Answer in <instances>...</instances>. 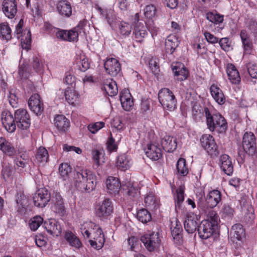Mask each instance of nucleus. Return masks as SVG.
<instances>
[{
  "label": "nucleus",
  "mask_w": 257,
  "mask_h": 257,
  "mask_svg": "<svg viewBox=\"0 0 257 257\" xmlns=\"http://www.w3.org/2000/svg\"><path fill=\"white\" fill-rule=\"evenodd\" d=\"M74 181L78 190L89 193L95 189L96 176L89 170L81 169L74 174Z\"/></svg>",
  "instance_id": "nucleus-1"
},
{
  "label": "nucleus",
  "mask_w": 257,
  "mask_h": 257,
  "mask_svg": "<svg viewBox=\"0 0 257 257\" xmlns=\"http://www.w3.org/2000/svg\"><path fill=\"white\" fill-rule=\"evenodd\" d=\"M219 216L216 212L210 208L207 213L206 219L202 221L198 226V234L202 239H207L211 236L216 229Z\"/></svg>",
  "instance_id": "nucleus-2"
},
{
  "label": "nucleus",
  "mask_w": 257,
  "mask_h": 257,
  "mask_svg": "<svg viewBox=\"0 0 257 257\" xmlns=\"http://www.w3.org/2000/svg\"><path fill=\"white\" fill-rule=\"evenodd\" d=\"M204 113L208 129L219 133H224L227 129V122L224 117L219 113H212L207 107L204 108Z\"/></svg>",
  "instance_id": "nucleus-3"
},
{
  "label": "nucleus",
  "mask_w": 257,
  "mask_h": 257,
  "mask_svg": "<svg viewBox=\"0 0 257 257\" xmlns=\"http://www.w3.org/2000/svg\"><path fill=\"white\" fill-rule=\"evenodd\" d=\"M160 103L164 108L173 110L177 106V100L172 91L167 88L161 89L158 93Z\"/></svg>",
  "instance_id": "nucleus-4"
},
{
  "label": "nucleus",
  "mask_w": 257,
  "mask_h": 257,
  "mask_svg": "<svg viewBox=\"0 0 257 257\" xmlns=\"http://www.w3.org/2000/svg\"><path fill=\"white\" fill-rule=\"evenodd\" d=\"M241 146L244 153L249 156L256 154V138L253 133L246 132L244 134Z\"/></svg>",
  "instance_id": "nucleus-5"
},
{
  "label": "nucleus",
  "mask_w": 257,
  "mask_h": 257,
  "mask_svg": "<svg viewBox=\"0 0 257 257\" xmlns=\"http://www.w3.org/2000/svg\"><path fill=\"white\" fill-rule=\"evenodd\" d=\"M141 241L146 249L150 252L158 247L161 243L159 233L155 232L144 234L141 237Z\"/></svg>",
  "instance_id": "nucleus-6"
},
{
  "label": "nucleus",
  "mask_w": 257,
  "mask_h": 257,
  "mask_svg": "<svg viewBox=\"0 0 257 257\" xmlns=\"http://www.w3.org/2000/svg\"><path fill=\"white\" fill-rule=\"evenodd\" d=\"M23 24L24 21L21 19L16 27L14 34L18 39H21L23 49H25L28 51L31 47V33L29 30H25L23 32Z\"/></svg>",
  "instance_id": "nucleus-7"
},
{
  "label": "nucleus",
  "mask_w": 257,
  "mask_h": 257,
  "mask_svg": "<svg viewBox=\"0 0 257 257\" xmlns=\"http://www.w3.org/2000/svg\"><path fill=\"white\" fill-rule=\"evenodd\" d=\"M16 126L22 130H28L31 124L30 115L25 109H19L15 112Z\"/></svg>",
  "instance_id": "nucleus-8"
},
{
  "label": "nucleus",
  "mask_w": 257,
  "mask_h": 257,
  "mask_svg": "<svg viewBox=\"0 0 257 257\" xmlns=\"http://www.w3.org/2000/svg\"><path fill=\"white\" fill-rule=\"evenodd\" d=\"M202 147L212 157L218 156L219 152L214 138L210 135L205 134L202 136L200 140Z\"/></svg>",
  "instance_id": "nucleus-9"
},
{
  "label": "nucleus",
  "mask_w": 257,
  "mask_h": 257,
  "mask_svg": "<svg viewBox=\"0 0 257 257\" xmlns=\"http://www.w3.org/2000/svg\"><path fill=\"white\" fill-rule=\"evenodd\" d=\"M113 211V205L109 198H105L99 203L95 207V213L97 217L101 218H107Z\"/></svg>",
  "instance_id": "nucleus-10"
},
{
  "label": "nucleus",
  "mask_w": 257,
  "mask_h": 257,
  "mask_svg": "<svg viewBox=\"0 0 257 257\" xmlns=\"http://www.w3.org/2000/svg\"><path fill=\"white\" fill-rule=\"evenodd\" d=\"M50 198V194L47 189H39L33 196L34 204L38 207H44L48 204Z\"/></svg>",
  "instance_id": "nucleus-11"
},
{
  "label": "nucleus",
  "mask_w": 257,
  "mask_h": 257,
  "mask_svg": "<svg viewBox=\"0 0 257 257\" xmlns=\"http://www.w3.org/2000/svg\"><path fill=\"white\" fill-rule=\"evenodd\" d=\"M2 11L9 19H13L16 16L18 9L16 0H3L2 4Z\"/></svg>",
  "instance_id": "nucleus-12"
},
{
  "label": "nucleus",
  "mask_w": 257,
  "mask_h": 257,
  "mask_svg": "<svg viewBox=\"0 0 257 257\" xmlns=\"http://www.w3.org/2000/svg\"><path fill=\"white\" fill-rule=\"evenodd\" d=\"M28 105L30 109L37 115H40L44 110L43 103L38 94H34L29 99Z\"/></svg>",
  "instance_id": "nucleus-13"
},
{
  "label": "nucleus",
  "mask_w": 257,
  "mask_h": 257,
  "mask_svg": "<svg viewBox=\"0 0 257 257\" xmlns=\"http://www.w3.org/2000/svg\"><path fill=\"white\" fill-rule=\"evenodd\" d=\"M1 120L5 129L9 133H13L16 128L15 119L9 111L5 110L1 114Z\"/></svg>",
  "instance_id": "nucleus-14"
},
{
  "label": "nucleus",
  "mask_w": 257,
  "mask_h": 257,
  "mask_svg": "<svg viewBox=\"0 0 257 257\" xmlns=\"http://www.w3.org/2000/svg\"><path fill=\"white\" fill-rule=\"evenodd\" d=\"M104 65L106 72L112 76H116L120 73V64L119 61L115 58H108L105 61Z\"/></svg>",
  "instance_id": "nucleus-15"
},
{
  "label": "nucleus",
  "mask_w": 257,
  "mask_h": 257,
  "mask_svg": "<svg viewBox=\"0 0 257 257\" xmlns=\"http://www.w3.org/2000/svg\"><path fill=\"white\" fill-rule=\"evenodd\" d=\"M221 170L228 176L232 175L233 172V165L230 157L226 154L220 156L218 162Z\"/></svg>",
  "instance_id": "nucleus-16"
},
{
  "label": "nucleus",
  "mask_w": 257,
  "mask_h": 257,
  "mask_svg": "<svg viewBox=\"0 0 257 257\" xmlns=\"http://www.w3.org/2000/svg\"><path fill=\"white\" fill-rule=\"evenodd\" d=\"M148 35L147 28L143 23H136L133 33V38L136 42L141 43Z\"/></svg>",
  "instance_id": "nucleus-17"
},
{
  "label": "nucleus",
  "mask_w": 257,
  "mask_h": 257,
  "mask_svg": "<svg viewBox=\"0 0 257 257\" xmlns=\"http://www.w3.org/2000/svg\"><path fill=\"white\" fill-rule=\"evenodd\" d=\"M147 156L152 160H158L162 156V151L158 144H150L145 149Z\"/></svg>",
  "instance_id": "nucleus-18"
},
{
  "label": "nucleus",
  "mask_w": 257,
  "mask_h": 257,
  "mask_svg": "<svg viewBox=\"0 0 257 257\" xmlns=\"http://www.w3.org/2000/svg\"><path fill=\"white\" fill-rule=\"evenodd\" d=\"M172 68L176 79L182 81L187 79L189 71L182 63H176Z\"/></svg>",
  "instance_id": "nucleus-19"
},
{
  "label": "nucleus",
  "mask_w": 257,
  "mask_h": 257,
  "mask_svg": "<svg viewBox=\"0 0 257 257\" xmlns=\"http://www.w3.org/2000/svg\"><path fill=\"white\" fill-rule=\"evenodd\" d=\"M120 101L124 110L130 111L134 105L132 96L127 89L123 90L120 93Z\"/></svg>",
  "instance_id": "nucleus-20"
},
{
  "label": "nucleus",
  "mask_w": 257,
  "mask_h": 257,
  "mask_svg": "<svg viewBox=\"0 0 257 257\" xmlns=\"http://www.w3.org/2000/svg\"><path fill=\"white\" fill-rule=\"evenodd\" d=\"M0 151L10 157L14 156L17 152L13 144L3 137L0 138Z\"/></svg>",
  "instance_id": "nucleus-21"
},
{
  "label": "nucleus",
  "mask_w": 257,
  "mask_h": 257,
  "mask_svg": "<svg viewBox=\"0 0 257 257\" xmlns=\"http://www.w3.org/2000/svg\"><path fill=\"white\" fill-rule=\"evenodd\" d=\"M221 195L218 190H213L207 195L205 201L207 208L215 207L221 201Z\"/></svg>",
  "instance_id": "nucleus-22"
},
{
  "label": "nucleus",
  "mask_w": 257,
  "mask_h": 257,
  "mask_svg": "<svg viewBox=\"0 0 257 257\" xmlns=\"http://www.w3.org/2000/svg\"><path fill=\"white\" fill-rule=\"evenodd\" d=\"M56 36L57 38L69 42L75 41L78 40V34L77 31L74 30H59L56 32Z\"/></svg>",
  "instance_id": "nucleus-23"
},
{
  "label": "nucleus",
  "mask_w": 257,
  "mask_h": 257,
  "mask_svg": "<svg viewBox=\"0 0 257 257\" xmlns=\"http://www.w3.org/2000/svg\"><path fill=\"white\" fill-rule=\"evenodd\" d=\"M44 226L48 233L53 236L60 235L62 228L60 224L55 219H50L44 222Z\"/></svg>",
  "instance_id": "nucleus-24"
},
{
  "label": "nucleus",
  "mask_w": 257,
  "mask_h": 257,
  "mask_svg": "<svg viewBox=\"0 0 257 257\" xmlns=\"http://www.w3.org/2000/svg\"><path fill=\"white\" fill-rule=\"evenodd\" d=\"M98 10L102 16L105 18L110 27L112 29L115 28L118 21L114 11L103 10L101 8H98Z\"/></svg>",
  "instance_id": "nucleus-25"
},
{
  "label": "nucleus",
  "mask_w": 257,
  "mask_h": 257,
  "mask_svg": "<svg viewBox=\"0 0 257 257\" xmlns=\"http://www.w3.org/2000/svg\"><path fill=\"white\" fill-rule=\"evenodd\" d=\"M226 73L228 79L232 84H238L240 82V77L238 70L234 65L228 63L226 65Z\"/></svg>",
  "instance_id": "nucleus-26"
},
{
  "label": "nucleus",
  "mask_w": 257,
  "mask_h": 257,
  "mask_svg": "<svg viewBox=\"0 0 257 257\" xmlns=\"http://www.w3.org/2000/svg\"><path fill=\"white\" fill-rule=\"evenodd\" d=\"M161 144L165 151L172 152L176 149L177 139L170 136H166L162 139Z\"/></svg>",
  "instance_id": "nucleus-27"
},
{
  "label": "nucleus",
  "mask_w": 257,
  "mask_h": 257,
  "mask_svg": "<svg viewBox=\"0 0 257 257\" xmlns=\"http://www.w3.org/2000/svg\"><path fill=\"white\" fill-rule=\"evenodd\" d=\"M56 9L60 15L66 17H69L72 14L71 6L67 0L59 1L57 4Z\"/></svg>",
  "instance_id": "nucleus-28"
},
{
  "label": "nucleus",
  "mask_w": 257,
  "mask_h": 257,
  "mask_svg": "<svg viewBox=\"0 0 257 257\" xmlns=\"http://www.w3.org/2000/svg\"><path fill=\"white\" fill-rule=\"evenodd\" d=\"M102 89L110 96H115L118 93L116 83L112 79H107L103 82Z\"/></svg>",
  "instance_id": "nucleus-29"
},
{
  "label": "nucleus",
  "mask_w": 257,
  "mask_h": 257,
  "mask_svg": "<svg viewBox=\"0 0 257 257\" xmlns=\"http://www.w3.org/2000/svg\"><path fill=\"white\" fill-rule=\"evenodd\" d=\"M210 91L212 97L218 104L221 105L225 102V97L222 90L218 86L212 84L210 87Z\"/></svg>",
  "instance_id": "nucleus-30"
},
{
  "label": "nucleus",
  "mask_w": 257,
  "mask_h": 257,
  "mask_svg": "<svg viewBox=\"0 0 257 257\" xmlns=\"http://www.w3.org/2000/svg\"><path fill=\"white\" fill-rule=\"evenodd\" d=\"M240 37L245 53L246 54H250L252 50V43L245 30H241Z\"/></svg>",
  "instance_id": "nucleus-31"
},
{
  "label": "nucleus",
  "mask_w": 257,
  "mask_h": 257,
  "mask_svg": "<svg viewBox=\"0 0 257 257\" xmlns=\"http://www.w3.org/2000/svg\"><path fill=\"white\" fill-rule=\"evenodd\" d=\"M54 125L62 132H65L70 126V122L63 115H57L54 120Z\"/></svg>",
  "instance_id": "nucleus-32"
},
{
  "label": "nucleus",
  "mask_w": 257,
  "mask_h": 257,
  "mask_svg": "<svg viewBox=\"0 0 257 257\" xmlns=\"http://www.w3.org/2000/svg\"><path fill=\"white\" fill-rule=\"evenodd\" d=\"M144 202L146 207L151 210L156 209L159 206V199L152 192H149L146 195Z\"/></svg>",
  "instance_id": "nucleus-33"
},
{
  "label": "nucleus",
  "mask_w": 257,
  "mask_h": 257,
  "mask_svg": "<svg viewBox=\"0 0 257 257\" xmlns=\"http://www.w3.org/2000/svg\"><path fill=\"white\" fill-rule=\"evenodd\" d=\"M118 169L125 171L128 170L132 165V161L125 154L119 155L116 162Z\"/></svg>",
  "instance_id": "nucleus-34"
},
{
  "label": "nucleus",
  "mask_w": 257,
  "mask_h": 257,
  "mask_svg": "<svg viewBox=\"0 0 257 257\" xmlns=\"http://www.w3.org/2000/svg\"><path fill=\"white\" fill-rule=\"evenodd\" d=\"M106 184L110 194L115 193L119 191L120 183L117 178L109 176L106 181Z\"/></svg>",
  "instance_id": "nucleus-35"
},
{
  "label": "nucleus",
  "mask_w": 257,
  "mask_h": 257,
  "mask_svg": "<svg viewBox=\"0 0 257 257\" xmlns=\"http://www.w3.org/2000/svg\"><path fill=\"white\" fill-rule=\"evenodd\" d=\"M30 64L36 72L42 73L44 72L45 68L44 60L40 56H33Z\"/></svg>",
  "instance_id": "nucleus-36"
},
{
  "label": "nucleus",
  "mask_w": 257,
  "mask_h": 257,
  "mask_svg": "<svg viewBox=\"0 0 257 257\" xmlns=\"http://www.w3.org/2000/svg\"><path fill=\"white\" fill-rule=\"evenodd\" d=\"M64 95L66 101L71 104L75 105L79 100V95L75 90L67 88L65 92Z\"/></svg>",
  "instance_id": "nucleus-37"
},
{
  "label": "nucleus",
  "mask_w": 257,
  "mask_h": 257,
  "mask_svg": "<svg viewBox=\"0 0 257 257\" xmlns=\"http://www.w3.org/2000/svg\"><path fill=\"white\" fill-rule=\"evenodd\" d=\"M49 154L48 151L43 147H40L36 153V159L39 165H44L48 160Z\"/></svg>",
  "instance_id": "nucleus-38"
},
{
  "label": "nucleus",
  "mask_w": 257,
  "mask_h": 257,
  "mask_svg": "<svg viewBox=\"0 0 257 257\" xmlns=\"http://www.w3.org/2000/svg\"><path fill=\"white\" fill-rule=\"evenodd\" d=\"M244 230L240 224H235L233 225L230 230V236L237 240L241 239L244 236Z\"/></svg>",
  "instance_id": "nucleus-39"
},
{
  "label": "nucleus",
  "mask_w": 257,
  "mask_h": 257,
  "mask_svg": "<svg viewBox=\"0 0 257 257\" xmlns=\"http://www.w3.org/2000/svg\"><path fill=\"white\" fill-rule=\"evenodd\" d=\"M69 244L76 248H79L81 246V242L77 236L71 231L66 232L64 236Z\"/></svg>",
  "instance_id": "nucleus-40"
},
{
  "label": "nucleus",
  "mask_w": 257,
  "mask_h": 257,
  "mask_svg": "<svg viewBox=\"0 0 257 257\" xmlns=\"http://www.w3.org/2000/svg\"><path fill=\"white\" fill-rule=\"evenodd\" d=\"M174 199L176 209H180L184 200V187L183 186H180L176 189L174 195Z\"/></svg>",
  "instance_id": "nucleus-41"
},
{
  "label": "nucleus",
  "mask_w": 257,
  "mask_h": 257,
  "mask_svg": "<svg viewBox=\"0 0 257 257\" xmlns=\"http://www.w3.org/2000/svg\"><path fill=\"white\" fill-rule=\"evenodd\" d=\"M96 233L99 235V236L97 237H94V240H90L89 242L92 246L97 249H99L103 246L105 239L101 229L98 228L96 231Z\"/></svg>",
  "instance_id": "nucleus-42"
},
{
  "label": "nucleus",
  "mask_w": 257,
  "mask_h": 257,
  "mask_svg": "<svg viewBox=\"0 0 257 257\" xmlns=\"http://www.w3.org/2000/svg\"><path fill=\"white\" fill-rule=\"evenodd\" d=\"M184 228L188 233H194L197 228L198 229V223L196 221V218H192L191 216L187 217L184 223Z\"/></svg>",
  "instance_id": "nucleus-43"
},
{
  "label": "nucleus",
  "mask_w": 257,
  "mask_h": 257,
  "mask_svg": "<svg viewBox=\"0 0 257 257\" xmlns=\"http://www.w3.org/2000/svg\"><path fill=\"white\" fill-rule=\"evenodd\" d=\"M16 201L18 211L22 215L25 214L26 212L25 206L27 202L26 196L22 193H18Z\"/></svg>",
  "instance_id": "nucleus-44"
},
{
  "label": "nucleus",
  "mask_w": 257,
  "mask_h": 257,
  "mask_svg": "<svg viewBox=\"0 0 257 257\" xmlns=\"http://www.w3.org/2000/svg\"><path fill=\"white\" fill-rule=\"evenodd\" d=\"M179 43L175 37H169L165 41V49L167 53L172 54L178 47Z\"/></svg>",
  "instance_id": "nucleus-45"
},
{
  "label": "nucleus",
  "mask_w": 257,
  "mask_h": 257,
  "mask_svg": "<svg viewBox=\"0 0 257 257\" xmlns=\"http://www.w3.org/2000/svg\"><path fill=\"white\" fill-rule=\"evenodd\" d=\"M0 35L3 39L6 40L12 38V31L7 23L0 24Z\"/></svg>",
  "instance_id": "nucleus-46"
},
{
  "label": "nucleus",
  "mask_w": 257,
  "mask_h": 257,
  "mask_svg": "<svg viewBox=\"0 0 257 257\" xmlns=\"http://www.w3.org/2000/svg\"><path fill=\"white\" fill-rule=\"evenodd\" d=\"M176 169L178 174L185 176L188 173V168L186 165V160L183 158H180L176 164Z\"/></svg>",
  "instance_id": "nucleus-47"
},
{
  "label": "nucleus",
  "mask_w": 257,
  "mask_h": 257,
  "mask_svg": "<svg viewBox=\"0 0 257 257\" xmlns=\"http://www.w3.org/2000/svg\"><path fill=\"white\" fill-rule=\"evenodd\" d=\"M28 162V160L26 158H23L22 156L18 157L14 161L16 169L19 170L21 172H24L25 171V169L28 166H29Z\"/></svg>",
  "instance_id": "nucleus-48"
},
{
  "label": "nucleus",
  "mask_w": 257,
  "mask_h": 257,
  "mask_svg": "<svg viewBox=\"0 0 257 257\" xmlns=\"http://www.w3.org/2000/svg\"><path fill=\"white\" fill-rule=\"evenodd\" d=\"M137 219L143 223H146L151 220L150 213L146 209L139 210L137 214Z\"/></svg>",
  "instance_id": "nucleus-49"
},
{
  "label": "nucleus",
  "mask_w": 257,
  "mask_h": 257,
  "mask_svg": "<svg viewBox=\"0 0 257 257\" xmlns=\"http://www.w3.org/2000/svg\"><path fill=\"white\" fill-rule=\"evenodd\" d=\"M206 19L214 25H219L223 21V16L213 12L206 14Z\"/></svg>",
  "instance_id": "nucleus-50"
},
{
  "label": "nucleus",
  "mask_w": 257,
  "mask_h": 257,
  "mask_svg": "<svg viewBox=\"0 0 257 257\" xmlns=\"http://www.w3.org/2000/svg\"><path fill=\"white\" fill-rule=\"evenodd\" d=\"M77 64L79 69L82 72L86 71L90 67V63L88 58L85 55H80L79 59L77 58Z\"/></svg>",
  "instance_id": "nucleus-51"
},
{
  "label": "nucleus",
  "mask_w": 257,
  "mask_h": 257,
  "mask_svg": "<svg viewBox=\"0 0 257 257\" xmlns=\"http://www.w3.org/2000/svg\"><path fill=\"white\" fill-rule=\"evenodd\" d=\"M43 218L40 216H36L29 221V227L32 230H36L42 224Z\"/></svg>",
  "instance_id": "nucleus-52"
},
{
  "label": "nucleus",
  "mask_w": 257,
  "mask_h": 257,
  "mask_svg": "<svg viewBox=\"0 0 257 257\" xmlns=\"http://www.w3.org/2000/svg\"><path fill=\"white\" fill-rule=\"evenodd\" d=\"M132 31L131 25L126 22H121L119 25V32L123 37L128 36Z\"/></svg>",
  "instance_id": "nucleus-53"
},
{
  "label": "nucleus",
  "mask_w": 257,
  "mask_h": 257,
  "mask_svg": "<svg viewBox=\"0 0 257 257\" xmlns=\"http://www.w3.org/2000/svg\"><path fill=\"white\" fill-rule=\"evenodd\" d=\"M196 196L198 207L207 212V206L205 201L206 198L204 197V192L201 191L197 193Z\"/></svg>",
  "instance_id": "nucleus-54"
},
{
  "label": "nucleus",
  "mask_w": 257,
  "mask_h": 257,
  "mask_svg": "<svg viewBox=\"0 0 257 257\" xmlns=\"http://www.w3.org/2000/svg\"><path fill=\"white\" fill-rule=\"evenodd\" d=\"M52 210L59 216H62L65 213V208L64 206L63 202L58 201V202H54L52 206Z\"/></svg>",
  "instance_id": "nucleus-55"
},
{
  "label": "nucleus",
  "mask_w": 257,
  "mask_h": 257,
  "mask_svg": "<svg viewBox=\"0 0 257 257\" xmlns=\"http://www.w3.org/2000/svg\"><path fill=\"white\" fill-rule=\"evenodd\" d=\"M13 172V168L9 164H4L3 165V168L1 171V175L5 180L10 178Z\"/></svg>",
  "instance_id": "nucleus-56"
},
{
  "label": "nucleus",
  "mask_w": 257,
  "mask_h": 257,
  "mask_svg": "<svg viewBox=\"0 0 257 257\" xmlns=\"http://www.w3.org/2000/svg\"><path fill=\"white\" fill-rule=\"evenodd\" d=\"M255 219V215L254 213V209L253 207L250 206L248 207L247 212L244 217V220L246 223L248 224H252L254 223Z\"/></svg>",
  "instance_id": "nucleus-57"
},
{
  "label": "nucleus",
  "mask_w": 257,
  "mask_h": 257,
  "mask_svg": "<svg viewBox=\"0 0 257 257\" xmlns=\"http://www.w3.org/2000/svg\"><path fill=\"white\" fill-rule=\"evenodd\" d=\"M71 168L70 166L67 163H62L59 167V171L60 175L66 179L69 173L71 172Z\"/></svg>",
  "instance_id": "nucleus-58"
},
{
  "label": "nucleus",
  "mask_w": 257,
  "mask_h": 257,
  "mask_svg": "<svg viewBox=\"0 0 257 257\" xmlns=\"http://www.w3.org/2000/svg\"><path fill=\"white\" fill-rule=\"evenodd\" d=\"M128 243L131 250L137 252L140 249V242L137 238L134 236L130 237L128 239Z\"/></svg>",
  "instance_id": "nucleus-59"
},
{
  "label": "nucleus",
  "mask_w": 257,
  "mask_h": 257,
  "mask_svg": "<svg viewBox=\"0 0 257 257\" xmlns=\"http://www.w3.org/2000/svg\"><path fill=\"white\" fill-rule=\"evenodd\" d=\"M91 222H85L81 227V233L84 237L89 238L91 231Z\"/></svg>",
  "instance_id": "nucleus-60"
},
{
  "label": "nucleus",
  "mask_w": 257,
  "mask_h": 257,
  "mask_svg": "<svg viewBox=\"0 0 257 257\" xmlns=\"http://www.w3.org/2000/svg\"><path fill=\"white\" fill-rule=\"evenodd\" d=\"M246 67L250 77L253 78H257V63L249 62Z\"/></svg>",
  "instance_id": "nucleus-61"
},
{
  "label": "nucleus",
  "mask_w": 257,
  "mask_h": 257,
  "mask_svg": "<svg viewBox=\"0 0 257 257\" xmlns=\"http://www.w3.org/2000/svg\"><path fill=\"white\" fill-rule=\"evenodd\" d=\"M144 15L148 19H152L156 15V9L154 5H148L144 9Z\"/></svg>",
  "instance_id": "nucleus-62"
},
{
  "label": "nucleus",
  "mask_w": 257,
  "mask_h": 257,
  "mask_svg": "<svg viewBox=\"0 0 257 257\" xmlns=\"http://www.w3.org/2000/svg\"><path fill=\"white\" fill-rule=\"evenodd\" d=\"M221 212L224 217L231 218L234 214V209L228 204H224Z\"/></svg>",
  "instance_id": "nucleus-63"
},
{
  "label": "nucleus",
  "mask_w": 257,
  "mask_h": 257,
  "mask_svg": "<svg viewBox=\"0 0 257 257\" xmlns=\"http://www.w3.org/2000/svg\"><path fill=\"white\" fill-rule=\"evenodd\" d=\"M104 126V123L102 121H99L93 124H89L88 126V129L91 133L95 134Z\"/></svg>",
  "instance_id": "nucleus-64"
}]
</instances>
